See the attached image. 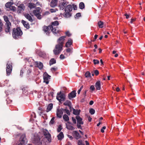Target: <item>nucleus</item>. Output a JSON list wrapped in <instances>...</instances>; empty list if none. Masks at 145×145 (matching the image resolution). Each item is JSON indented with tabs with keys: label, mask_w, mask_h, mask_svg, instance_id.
<instances>
[{
	"label": "nucleus",
	"mask_w": 145,
	"mask_h": 145,
	"mask_svg": "<svg viewBox=\"0 0 145 145\" xmlns=\"http://www.w3.org/2000/svg\"><path fill=\"white\" fill-rule=\"evenodd\" d=\"M72 41L71 39L69 40L68 42L66 43L65 46L66 47H68L72 44Z\"/></svg>",
	"instance_id": "c85d7f7f"
},
{
	"label": "nucleus",
	"mask_w": 145,
	"mask_h": 145,
	"mask_svg": "<svg viewBox=\"0 0 145 145\" xmlns=\"http://www.w3.org/2000/svg\"><path fill=\"white\" fill-rule=\"evenodd\" d=\"M85 77L86 78L91 77V74L89 71L86 72L85 74Z\"/></svg>",
	"instance_id": "ea45409f"
},
{
	"label": "nucleus",
	"mask_w": 145,
	"mask_h": 145,
	"mask_svg": "<svg viewBox=\"0 0 145 145\" xmlns=\"http://www.w3.org/2000/svg\"><path fill=\"white\" fill-rule=\"evenodd\" d=\"M11 26V24H5V31L6 33H8L9 32L10 30V27Z\"/></svg>",
	"instance_id": "aec40b11"
},
{
	"label": "nucleus",
	"mask_w": 145,
	"mask_h": 145,
	"mask_svg": "<svg viewBox=\"0 0 145 145\" xmlns=\"http://www.w3.org/2000/svg\"><path fill=\"white\" fill-rule=\"evenodd\" d=\"M72 9V6L71 5H69L67 6L65 9V12H71Z\"/></svg>",
	"instance_id": "a211bd4d"
},
{
	"label": "nucleus",
	"mask_w": 145,
	"mask_h": 145,
	"mask_svg": "<svg viewBox=\"0 0 145 145\" xmlns=\"http://www.w3.org/2000/svg\"><path fill=\"white\" fill-rule=\"evenodd\" d=\"M58 10L57 9V8L54 9L52 8L50 9V11L51 13L55 12L58 11Z\"/></svg>",
	"instance_id": "79ce46f5"
},
{
	"label": "nucleus",
	"mask_w": 145,
	"mask_h": 145,
	"mask_svg": "<svg viewBox=\"0 0 145 145\" xmlns=\"http://www.w3.org/2000/svg\"><path fill=\"white\" fill-rule=\"evenodd\" d=\"M25 6L23 4H21L18 7V11L19 13L23 12Z\"/></svg>",
	"instance_id": "f3484780"
},
{
	"label": "nucleus",
	"mask_w": 145,
	"mask_h": 145,
	"mask_svg": "<svg viewBox=\"0 0 145 145\" xmlns=\"http://www.w3.org/2000/svg\"><path fill=\"white\" fill-rule=\"evenodd\" d=\"M28 7L32 9L35 8L36 7V5L33 3H29Z\"/></svg>",
	"instance_id": "72a5a7b5"
},
{
	"label": "nucleus",
	"mask_w": 145,
	"mask_h": 145,
	"mask_svg": "<svg viewBox=\"0 0 145 145\" xmlns=\"http://www.w3.org/2000/svg\"><path fill=\"white\" fill-rule=\"evenodd\" d=\"M98 24L99 27L100 28H102L103 27V23L101 21H99L98 23Z\"/></svg>",
	"instance_id": "58836bf2"
},
{
	"label": "nucleus",
	"mask_w": 145,
	"mask_h": 145,
	"mask_svg": "<svg viewBox=\"0 0 145 145\" xmlns=\"http://www.w3.org/2000/svg\"><path fill=\"white\" fill-rule=\"evenodd\" d=\"M76 91L74 90L69 93L68 95V98L69 99H71L72 98L75 97L76 96Z\"/></svg>",
	"instance_id": "ddd939ff"
},
{
	"label": "nucleus",
	"mask_w": 145,
	"mask_h": 145,
	"mask_svg": "<svg viewBox=\"0 0 145 145\" xmlns=\"http://www.w3.org/2000/svg\"><path fill=\"white\" fill-rule=\"evenodd\" d=\"M63 111H65V113L69 115H70V113L69 110H68L66 108L65 109H63Z\"/></svg>",
	"instance_id": "a19ab883"
},
{
	"label": "nucleus",
	"mask_w": 145,
	"mask_h": 145,
	"mask_svg": "<svg viewBox=\"0 0 145 145\" xmlns=\"http://www.w3.org/2000/svg\"><path fill=\"white\" fill-rule=\"evenodd\" d=\"M56 99L59 102H61V101H63L65 100V95L64 93H62L61 91H60L57 93Z\"/></svg>",
	"instance_id": "39448f33"
},
{
	"label": "nucleus",
	"mask_w": 145,
	"mask_h": 145,
	"mask_svg": "<svg viewBox=\"0 0 145 145\" xmlns=\"http://www.w3.org/2000/svg\"><path fill=\"white\" fill-rule=\"evenodd\" d=\"M62 129V128L61 127V125H59L58 128L57 129V131L58 132H59Z\"/></svg>",
	"instance_id": "49530a36"
},
{
	"label": "nucleus",
	"mask_w": 145,
	"mask_h": 145,
	"mask_svg": "<svg viewBox=\"0 0 145 145\" xmlns=\"http://www.w3.org/2000/svg\"><path fill=\"white\" fill-rule=\"evenodd\" d=\"M89 112L92 115L95 113V110L93 108H91L90 109Z\"/></svg>",
	"instance_id": "a18cd8bd"
},
{
	"label": "nucleus",
	"mask_w": 145,
	"mask_h": 145,
	"mask_svg": "<svg viewBox=\"0 0 145 145\" xmlns=\"http://www.w3.org/2000/svg\"><path fill=\"white\" fill-rule=\"evenodd\" d=\"M67 5L66 2H65L64 1V2L59 3L58 7L60 10H63Z\"/></svg>",
	"instance_id": "4468645a"
},
{
	"label": "nucleus",
	"mask_w": 145,
	"mask_h": 145,
	"mask_svg": "<svg viewBox=\"0 0 145 145\" xmlns=\"http://www.w3.org/2000/svg\"><path fill=\"white\" fill-rule=\"evenodd\" d=\"M95 87L97 90H100L101 89V82L100 81H98L95 84Z\"/></svg>",
	"instance_id": "4be33fe9"
},
{
	"label": "nucleus",
	"mask_w": 145,
	"mask_h": 145,
	"mask_svg": "<svg viewBox=\"0 0 145 145\" xmlns=\"http://www.w3.org/2000/svg\"><path fill=\"white\" fill-rule=\"evenodd\" d=\"M58 2V0H52L50 3V5L52 7H54L56 6Z\"/></svg>",
	"instance_id": "412c9836"
},
{
	"label": "nucleus",
	"mask_w": 145,
	"mask_h": 145,
	"mask_svg": "<svg viewBox=\"0 0 145 145\" xmlns=\"http://www.w3.org/2000/svg\"><path fill=\"white\" fill-rule=\"evenodd\" d=\"M81 13L80 12H78V13H77L75 16H76V17H80L81 16Z\"/></svg>",
	"instance_id": "0e129e2a"
},
{
	"label": "nucleus",
	"mask_w": 145,
	"mask_h": 145,
	"mask_svg": "<svg viewBox=\"0 0 145 145\" xmlns=\"http://www.w3.org/2000/svg\"><path fill=\"white\" fill-rule=\"evenodd\" d=\"M79 7L80 9H82L85 7L84 3L82 2H80L79 4Z\"/></svg>",
	"instance_id": "4c0bfd02"
},
{
	"label": "nucleus",
	"mask_w": 145,
	"mask_h": 145,
	"mask_svg": "<svg viewBox=\"0 0 145 145\" xmlns=\"http://www.w3.org/2000/svg\"><path fill=\"white\" fill-rule=\"evenodd\" d=\"M23 33L20 27L13 28L12 29V35L15 39L19 38L22 35Z\"/></svg>",
	"instance_id": "f03ea898"
},
{
	"label": "nucleus",
	"mask_w": 145,
	"mask_h": 145,
	"mask_svg": "<svg viewBox=\"0 0 145 145\" xmlns=\"http://www.w3.org/2000/svg\"><path fill=\"white\" fill-rule=\"evenodd\" d=\"M59 25V23L58 21H55L54 22H53L51 23V25H50V26H52L53 28H54L55 29H57V30L58 31L57 33H59L60 31V30L58 29V27H55Z\"/></svg>",
	"instance_id": "f8f14e48"
},
{
	"label": "nucleus",
	"mask_w": 145,
	"mask_h": 145,
	"mask_svg": "<svg viewBox=\"0 0 145 145\" xmlns=\"http://www.w3.org/2000/svg\"><path fill=\"white\" fill-rule=\"evenodd\" d=\"M83 88V86H82L80 88V89L78 90V94H79L80 93L82 89Z\"/></svg>",
	"instance_id": "3c124183"
},
{
	"label": "nucleus",
	"mask_w": 145,
	"mask_h": 145,
	"mask_svg": "<svg viewBox=\"0 0 145 145\" xmlns=\"http://www.w3.org/2000/svg\"><path fill=\"white\" fill-rule=\"evenodd\" d=\"M64 135L62 132H61L57 136L58 140H61L64 138Z\"/></svg>",
	"instance_id": "cd10ccee"
},
{
	"label": "nucleus",
	"mask_w": 145,
	"mask_h": 145,
	"mask_svg": "<svg viewBox=\"0 0 145 145\" xmlns=\"http://www.w3.org/2000/svg\"><path fill=\"white\" fill-rule=\"evenodd\" d=\"M66 51L67 52H70L72 50V49L70 48H68L66 49Z\"/></svg>",
	"instance_id": "e2e57ef3"
},
{
	"label": "nucleus",
	"mask_w": 145,
	"mask_h": 145,
	"mask_svg": "<svg viewBox=\"0 0 145 145\" xmlns=\"http://www.w3.org/2000/svg\"><path fill=\"white\" fill-rule=\"evenodd\" d=\"M65 34L68 37L71 36V34L70 33L69 31H67L65 33Z\"/></svg>",
	"instance_id": "603ef678"
},
{
	"label": "nucleus",
	"mask_w": 145,
	"mask_h": 145,
	"mask_svg": "<svg viewBox=\"0 0 145 145\" xmlns=\"http://www.w3.org/2000/svg\"><path fill=\"white\" fill-rule=\"evenodd\" d=\"M53 105L52 103L49 104L46 108V112H48L51 110L53 108Z\"/></svg>",
	"instance_id": "bb28decb"
},
{
	"label": "nucleus",
	"mask_w": 145,
	"mask_h": 145,
	"mask_svg": "<svg viewBox=\"0 0 145 145\" xmlns=\"http://www.w3.org/2000/svg\"><path fill=\"white\" fill-rule=\"evenodd\" d=\"M3 18H4V19L5 21L6 22L5 24H9V25H10V24H11V23L9 21L8 17L7 16H3Z\"/></svg>",
	"instance_id": "b1692460"
},
{
	"label": "nucleus",
	"mask_w": 145,
	"mask_h": 145,
	"mask_svg": "<svg viewBox=\"0 0 145 145\" xmlns=\"http://www.w3.org/2000/svg\"><path fill=\"white\" fill-rule=\"evenodd\" d=\"M54 119L55 117H53L52 118L50 122V124H54L55 121Z\"/></svg>",
	"instance_id": "c03bdc74"
},
{
	"label": "nucleus",
	"mask_w": 145,
	"mask_h": 145,
	"mask_svg": "<svg viewBox=\"0 0 145 145\" xmlns=\"http://www.w3.org/2000/svg\"><path fill=\"white\" fill-rule=\"evenodd\" d=\"M76 118L77 120V123H79L80 124H83L84 122L82 121V119L80 116H76Z\"/></svg>",
	"instance_id": "6ab92c4d"
},
{
	"label": "nucleus",
	"mask_w": 145,
	"mask_h": 145,
	"mask_svg": "<svg viewBox=\"0 0 145 145\" xmlns=\"http://www.w3.org/2000/svg\"><path fill=\"white\" fill-rule=\"evenodd\" d=\"M90 89L92 91H93L95 89V88L94 87V86L93 85H91V86L90 88Z\"/></svg>",
	"instance_id": "4d7b16f0"
},
{
	"label": "nucleus",
	"mask_w": 145,
	"mask_h": 145,
	"mask_svg": "<svg viewBox=\"0 0 145 145\" xmlns=\"http://www.w3.org/2000/svg\"><path fill=\"white\" fill-rule=\"evenodd\" d=\"M43 133L44 137L43 138L42 141H40L39 137L37 134H34L32 139V141L35 145H41L42 142L45 141L46 142H50L51 141V138L50 134L47 131H43Z\"/></svg>",
	"instance_id": "f257e3e1"
},
{
	"label": "nucleus",
	"mask_w": 145,
	"mask_h": 145,
	"mask_svg": "<svg viewBox=\"0 0 145 145\" xmlns=\"http://www.w3.org/2000/svg\"><path fill=\"white\" fill-rule=\"evenodd\" d=\"M66 125L67 128L69 130H72L75 129V128L71 125H67V123L66 124Z\"/></svg>",
	"instance_id": "c756f323"
},
{
	"label": "nucleus",
	"mask_w": 145,
	"mask_h": 145,
	"mask_svg": "<svg viewBox=\"0 0 145 145\" xmlns=\"http://www.w3.org/2000/svg\"><path fill=\"white\" fill-rule=\"evenodd\" d=\"M106 127L105 126H103V127L101 129V132L103 133L104 132V130L105 129H106Z\"/></svg>",
	"instance_id": "680f3d73"
},
{
	"label": "nucleus",
	"mask_w": 145,
	"mask_h": 145,
	"mask_svg": "<svg viewBox=\"0 0 145 145\" xmlns=\"http://www.w3.org/2000/svg\"><path fill=\"white\" fill-rule=\"evenodd\" d=\"M73 9L74 10H75L77 9V6L76 5H73Z\"/></svg>",
	"instance_id": "338daca9"
},
{
	"label": "nucleus",
	"mask_w": 145,
	"mask_h": 145,
	"mask_svg": "<svg viewBox=\"0 0 145 145\" xmlns=\"http://www.w3.org/2000/svg\"><path fill=\"white\" fill-rule=\"evenodd\" d=\"M78 145H85L84 144L83 142L81 140H79L78 143Z\"/></svg>",
	"instance_id": "de8ad7c7"
},
{
	"label": "nucleus",
	"mask_w": 145,
	"mask_h": 145,
	"mask_svg": "<svg viewBox=\"0 0 145 145\" xmlns=\"http://www.w3.org/2000/svg\"><path fill=\"white\" fill-rule=\"evenodd\" d=\"M63 108L57 109L56 112V116L57 117L59 118H61L63 114Z\"/></svg>",
	"instance_id": "9b49d317"
},
{
	"label": "nucleus",
	"mask_w": 145,
	"mask_h": 145,
	"mask_svg": "<svg viewBox=\"0 0 145 145\" xmlns=\"http://www.w3.org/2000/svg\"><path fill=\"white\" fill-rule=\"evenodd\" d=\"M37 67L40 69H42L43 67V64L41 62H39V63L37 64Z\"/></svg>",
	"instance_id": "e433bc0d"
},
{
	"label": "nucleus",
	"mask_w": 145,
	"mask_h": 145,
	"mask_svg": "<svg viewBox=\"0 0 145 145\" xmlns=\"http://www.w3.org/2000/svg\"><path fill=\"white\" fill-rule=\"evenodd\" d=\"M23 93L25 95H26L27 93L28 88L27 87H24L22 88Z\"/></svg>",
	"instance_id": "7c9ffc66"
},
{
	"label": "nucleus",
	"mask_w": 145,
	"mask_h": 145,
	"mask_svg": "<svg viewBox=\"0 0 145 145\" xmlns=\"http://www.w3.org/2000/svg\"><path fill=\"white\" fill-rule=\"evenodd\" d=\"M31 72V69H29L27 71V74L28 75H29V74Z\"/></svg>",
	"instance_id": "5fc2aeb1"
},
{
	"label": "nucleus",
	"mask_w": 145,
	"mask_h": 145,
	"mask_svg": "<svg viewBox=\"0 0 145 145\" xmlns=\"http://www.w3.org/2000/svg\"><path fill=\"white\" fill-rule=\"evenodd\" d=\"M24 16L31 22H32L33 20L32 17L28 13H25L24 15Z\"/></svg>",
	"instance_id": "dca6fc26"
},
{
	"label": "nucleus",
	"mask_w": 145,
	"mask_h": 145,
	"mask_svg": "<svg viewBox=\"0 0 145 145\" xmlns=\"http://www.w3.org/2000/svg\"><path fill=\"white\" fill-rule=\"evenodd\" d=\"M71 13L70 12H65L63 14V16L65 18H68L71 16Z\"/></svg>",
	"instance_id": "393cba45"
},
{
	"label": "nucleus",
	"mask_w": 145,
	"mask_h": 145,
	"mask_svg": "<svg viewBox=\"0 0 145 145\" xmlns=\"http://www.w3.org/2000/svg\"><path fill=\"white\" fill-rule=\"evenodd\" d=\"M63 104L64 105L68 106H70V105H71V103L70 101L69 100H67L63 103Z\"/></svg>",
	"instance_id": "f704fd0d"
},
{
	"label": "nucleus",
	"mask_w": 145,
	"mask_h": 145,
	"mask_svg": "<svg viewBox=\"0 0 145 145\" xmlns=\"http://www.w3.org/2000/svg\"><path fill=\"white\" fill-rule=\"evenodd\" d=\"M51 76L46 72H45L43 75L44 82L47 84L49 82V79H50Z\"/></svg>",
	"instance_id": "0eeeda50"
},
{
	"label": "nucleus",
	"mask_w": 145,
	"mask_h": 145,
	"mask_svg": "<svg viewBox=\"0 0 145 145\" xmlns=\"http://www.w3.org/2000/svg\"><path fill=\"white\" fill-rule=\"evenodd\" d=\"M94 73L96 76H97L99 73V71L97 70H95L94 71Z\"/></svg>",
	"instance_id": "6e6d98bb"
},
{
	"label": "nucleus",
	"mask_w": 145,
	"mask_h": 145,
	"mask_svg": "<svg viewBox=\"0 0 145 145\" xmlns=\"http://www.w3.org/2000/svg\"><path fill=\"white\" fill-rule=\"evenodd\" d=\"M22 23L24 27L27 29H29V24L25 21L22 20Z\"/></svg>",
	"instance_id": "5701e85b"
},
{
	"label": "nucleus",
	"mask_w": 145,
	"mask_h": 145,
	"mask_svg": "<svg viewBox=\"0 0 145 145\" xmlns=\"http://www.w3.org/2000/svg\"><path fill=\"white\" fill-rule=\"evenodd\" d=\"M3 24L1 20L0 21V30H3Z\"/></svg>",
	"instance_id": "864d4df0"
},
{
	"label": "nucleus",
	"mask_w": 145,
	"mask_h": 145,
	"mask_svg": "<svg viewBox=\"0 0 145 145\" xmlns=\"http://www.w3.org/2000/svg\"><path fill=\"white\" fill-rule=\"evenodd\" d=\"M12 63L11 61H8L7 64L6 73L7 75H9L11 73L12 69Z\"/></svg>",
	"instance_id": "20e7f679"
},
{
	"label": "nucleus",
	"mask_w": 145,
	"mask_h": 145,
	"mask_svg": "<svg viewBox=\"0 0 145 145\" xmlns=\"http://www.w3.org/2000/svg\"><path fill=\"white\" fill-rule=\"evenodd\" d=\"M56 60L54 58L51 59L49 61V65H51L54 64L56 63Z\"/></svg>",
	"instance_id": "2f4dec72"
},
{
	"label": "nucleus",
	"mask_w": 145,
	"mask_h": 145,
	"mask_svg": "<svg viewBox=\"0 0 145 145\" xmlns=\"http://www.w3.org/2000/svg\"><path fill=\"white\" fill-rule=\"evenodd\" d=\"M66 37V36H63L59 37L57 41V42L58 43L57 44L63 46V45L65 42V38Z\"/></svg>",
	"instance_id": "9d476101"
},
{
	"label": "nucleus",
	"mask_w": 145,
	"mask_h": 145,
	"mask_svg": "<svg viewBox=\"0 0 145 145\" xmlns=\"http://www.w3.org/2000/svg\"><path fill=\"white\" fill-rule=\"evenodd\" d=\"M72 110H73V113L74 114L77 115V116L79 115L80 111V110H76L73 108H72Z\"/></svg>",
	"instance_id": "a878e982"
},
{
	"label": "nucleus",
	"mask_w": 145,
	"mask_h": 145,
	"mask_svg": "<svg viewBox=\"0 0 145 145\" xmlns=\"http://www.w3.org/2000/svg\"><path fill=\"white\" fill-rule=\"evenodd\" d=\"M63 118L65 121H68L69 120V118L68 116L66 114H64L63 116Z\"/></svg>",
	"instance_id": "473e14b6"
},
{
	"label": "nucleus",
	"mask_w": 145,
	"mask_h": 145,
	"mask_svg": "<svg viewBox=\"0 0 145 145\" xmlns=\"http://www.w3.org/2000/svg\"><path fill=\"white\" fill-rule=\"evenodd\" d=\"M9 9L13 11H14L16 10V8L15 7L13 6H11L9 8Z\"/></svg>",
	"instance_id": "09e8293b"
},
{
	"label": "nucleus",
	"mask_w": 145,
	"mask_h": 145,
	"mask_svg": "<svg viewBox=\"0 0 145 145\" xmlns=\"http://www.w3.org/2000/svg\"><path fill=\"white\" fill-rule=\"evenodd\" d=\"M65 58V57L62 54H61L60 56V58L61 59H64Z\"/></svg>",
	"instance_id": "bf43d9fd"
},
{
	"label": "nucleus",
	"mask_w": 145,
	"mask_h": 145,
	"mask_svg": "<svg viewBox=\"0 0 145 145\" xmlns=\"http://www.w3.org/2000/svg\"><path fill=\"white\" fill-rule=\"evenodd\" d=\"M72 119L73 123L76 124V120L75 119L74 117H72Z\"/></svg>",
	"instance_id": "052dcab7"
},
{
	"label": "nucleus",
	"mask_w": 145,
	"mask_h": 145,
	"mask_svg": "<svg viewBox=\"0 0 145 145\" xmlns=\"http://www.w3.org/2000/svg\"><path fill=\"white\" fill-rule=\"evenodd\" d=\"M72 134L73 136L77 139H79L81 137V136H80L77 131H73Z\"/></svg>",
	"instance_id": "2eb2a0df"
},
{
	"label": "nucleus",
	"mask_w": 145,
	"mask_h": 145,
	"mask_svg": "<svg viewBox=\"0 0 145 145\" xmlns=\"http://www.w3.org/2000/svg\"><path fill=\"white\" fill-rule=\"evenodd\" d=\"M40 8L39 7L38 8L34 10L33 12L35 15L39 19H40L41 18L40 12Z\"/></svg>",
	"instance_id": "1a4fd4ad"
},
{
	"label": "nucleus",
	"mask_w": 145,
	"mask_h": 145,
	"mask_svg": "<svg viewBox=\"0 0 145 145\" xmlns=\"http://www.w3.org/2000/svg\"><path fill=\"white\" fill-rule=\"evenodd\" d=\"M51 30L52 32L54 33L57 34V33L58 31L57 29H55L53 28L52 26L49 25L48 26H44L43 27V30L44 32L46 33L48 35H49L50 33V30Z\"/></svg>",
	"instance_id": "7ed1b4c3"
},
{
	"label": "nucleus",
	"mask_w": 145,
	"mask_h": 145,
	"mask_svg": "<svg viewBox=\"0 0 145 145\" xmlns=\"http://www.w3.org/2000/svg\"><path fill=\"white\" fill-rule=\"evenodd\" d=\"M81 124H79V123H78L77 124V127H78V128L80 129H82V127L81 125Z\"/></svg>",
	"instance_id": "13d9d810"
},
{
	"label": "nucleus",
	"mask_w": 145,
	"mask_h": 145,
	"mask_svg": "<svg viewBox=\"0 0 145 145\" xmlns=\"http://www.w3.org/2000/svg\"><path fill=\"white\" fill-rule=\"evenodd\" d=\"M124 16H126V18L127 19H128L130 17V15L128 14H124Z\"/></svg>",
	"instance_id": "774afa93"
},
{
	"label": "nucleus",
	"mask_w": 145,
	"mask_h": 145,
	"mask_svg": "<svg viewBox=\"0 0 145 145\" xmlns=\"http://www.w3.org/2000/svg\"><path fill=\"white\" fill-rule=\"evenodd\" d=\"M6 101L7 103L8 104H10L12 101V100H10L9 98H7L6 100Z\"/></svg>",
	"instance_id": "8fccbe9b"
},
{
	"label": "nucleus",
	"mask_w": 145,
	"mask_h": 145,
	"mask_svg": "<svg viewBox=\"0 0 145 145\" xmlns=\"http://www.w3.org/2000/svg\"><path fill=\"white\" fill-rule=\"evenodd\" d=\"M87 91V90H86L83 93V95L84 97H85L86 96V93Z\"/></svg>",
	"instance_id": "69168bd1"
},
{
	"label": "nucleus",
	"mask_w": 145,
	"mask_h": 145,
	"mask_svg": "<svg viewBox=\"0 0 145 145\" xmlns=\"http://www.w3.org/2000/svg\"><path fill=\"white\" fill-rule=\"evenodd\" d=\"M93 61L94 64L96 65L97 64H99V61L97 59H94L93 60Z\"/></svg>",
	"instance_id": "37998d69"
},
{
	"label": "nucleus",
	"mask_w": 145,
	"mask_h": 145,
	"mask_svg": "<svg viewBox=\"0 0 145 145\" xmlns=\"http://www.w3.org/2000/svg\"><path fill=\"white\" fill-rule=\"evenodd\" d=\"M13 4V3H12L11 2H8V3H7L5 5V7H6L7 8H9L11 6V5Z\"/></svg>",
	"instance_id": "c9c22d12"
},
{
	"label": "nucleus",
	"mask_w": 145,
	"mask_h": 145,
	"mask_svg": "<svg viewBox=\"0 0 145 145\" xmlns=\"http://www.w3.org/2000/svg\"><path fill=\"white\" fill-rule=\"evenodd\" d=\"M63 46L59 45L56 44L53 52L55 55H58L63 50Z\"/></svg>",
	"instance_id": "423d86ee"
},
{
	"label": "nucleus",
	"mask_w": 145,
	"mask_h": 145,
	"mask_svg": "<svg viewBox=\"0 0 145 145\" xmlns=\"http://www.w3.org/2000/svg\"><path fill=\"white\" fill-rule=\"evenodd\" d=\"M20 142L23 144L24 145H25L27 142V140L25 134H23L21 135L20 139Z\"/></svg>",
	"instance_id": "6e6552de"
}]
</instances>
